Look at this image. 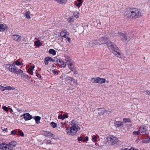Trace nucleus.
Returning a JSON list of instances; mask_svg holds the SVG:
<instances>
[{"label": "nucleus", "instance_id": "nucleus-16", "mask_svg": "<svg viewBox=\"0 0 150 150\" xmlns=\"http://www.w3.org/2000/svg\"><path fill=\"white\" fill-rule=\"evenodd\" d=\"M8 28V26L6 24H0V31L3 32L7 30Z\"/></svg>", "mask_w": 150, "mask_h": 150}, {"label": "nucleus", "instance_id": "nucleus-51", "mask_svg": "<svg viewBox=\"0 0 150 150\" xmlns=\"http://www.w3.org/2000/svg\"><path fill=\"white\" fill-rule=\"evenodd\" d=\"M66 38H67V40L69 43H70L71 42V39L70 38H69L67 37H66Z\"/></svg>", "mask_w": 150, "mask_h": 150}, {"label": "nucleus", "instance_id": "nucleus-59", "mask_svg": "<svg viewBox=\"0 0 150 150\" xmlns=\"http://www.w3.org/2000/svg\"><path fill=\"white\" fill-rule=\"evenodd\" d=\"M41 119V117L38 116V123L40 122V120Z\"/></svg>", "mask_w": 150, "mask_h": 150}, {"label": "nucleus", "instance_id": "nucleus-54", "mask_svg": "<svg viewBox=\"0 0 150 150\" xmlns=\"http://www.w3.org/2000/svg\"><path fill=\"white\" fill-rule=\"evenodd\" d=\"M7 128H4L3 129H2V130L3 132H6L7 131Z\"/></svg>", "mask_w": 150, "mask_h": 150}, {"label": "nucleus", "instance_id": "nucleus-58", "mask_svg": "<svg viewBox=\"0 0 150 150\" xmlns=\"http://www.w3.org/2000/svg\"><path fill=\"white\" fill-rule=\"evenodd\" d=\"M71 125L72 124H73V125H74V124H76L75 123V121L74 120H72L71 122Z\"/></svg>", "mask_w": 150, "mask_h": 150}, {"label": "nucleus", "instance_id": "nucleus-28", "mask_svg": "<svg viewBox=\"0 0 150 150\" xmlns=\"http://www.w3.org/2000/svg\"><path fill=\"white\" fill-rule=\"evenodd\" d=\"M50 126L53 128H54L57 126V124L54 122H52L50 123Z\"/></svg>", "mask_w": 150, "mask_h": 150}, {"label": "nucleus", "instance_id": "nucleus-17", "mask_svg": "<svg viewBox=\"0 0 150 150\" xmlns=\"http://www.w3.org/2000/svg\"><path fill=\"white\" fill-rule=\"evenodd\" d=\"M139 130L143 134H146L147 131L146 127L144 125L141 126L139 127Z\"/></svg>", "mask_w": 150, "mask_h": 150}, {"label": "nucleus", "instance_id": "nucleus-4", "mask_svg": "<svg viewBox=\"0 0 150 150\" xmlns=\"http://www.w3.org/2000/svg\"><path fill=\"white\" fill-rule=\"evenodd\" d=\"M78 126L76 124H74V125H73L69 129L67 128L66 130L67 134L74 135L78 131Z\"/></svg>", "mask_w": 150, "mask_h": 150}, {"label": "nucleus", "instance_id": "nucleus-30", "mask_svg": "<svg viewBox=\"0 0 150 150\" xmlns=\"http://www.w3.org/2000/svg\"><path fill=\"white\" fill-rule=\"evenodd\" d=\"M5 143L0 144V149L4 150Z\"/></svg>", "mask_w": 150, "mask_h": 150}, {"label": "nucleus", "instance_id": "nucleus-18", "mask_svg": "<svg viewBox=\"0 0 150 150\" xmlns=\"http://www.w3.org/2000/svg\"><path fill=\"white\" fill-rule=\"evenodd\" d=\"M69 34V33L66 30H64L60 32V35L62 37L66 38V35Z\"/></svg>", "mask_w": 150, "mask_h": 150}, {"label": "nucleus", "instance_id": "nucleus-47", "mask_svg": "<svg viewBox=\"0 0 150 150\" xmlns=\"http://www.w3.org/2000/svg\"><path fill=\"white\" fill-rule=\"evenodd\" d=\"M52 73L54 74H57L58 73L57 71H55L54 70H53L52 71Z\"/></svg>", "mask_w": 150, "mask_h": 150}, {"label": "nucleus", "instance_id": "nucleus-38", "mask_svg": "<svg viewBox=\"0 0 150 150\" xmlns=\"http://www.w3.org/2000/svg\"><path fill=\"white\" fill-rule=\"evenodd\" d=\"M123 121L125 122H131V120L129 119L124 118L123 119Z\"/></svg>", "mask_w": 150, "mask_h": 150}, {"label": "nucleus", "instance_id": "nucleus-13", "mask_svg": "<svg viewBox=\"0 0 150 150\" xmlns=\"http://www.w3.org/2000/svg\"><path fill=\"white\" fill-rule=\"evenodd\" d=\"M74 62L73 60L67 63L69 68L72 71H74Z\"/></svg>", "mask_w": 150, "mask_h": 150}, {"label": "nucleus", "instance_id": "nucleus-37", "mask_svg": "<svg viewBox=\"0 0 150 150\" xmlns=\"http://www.w3.org/2000/svg\"><path fill=\"white\" fill-rule=\"evenodd\" d=\"M11 134L12 135L17 134V131L16 130H13L11 132Z\"/></svg>", "mask_w": 150, "mask_h": 150}, {"label": "nucleus", "instance_id": "nucleus-57", "mask_svg": "<svg viewBox=\"0 0 150 150\" xmlns=\"http://www.w3.org/2000/svg\"><path fill=\"white\" fill-rule=\"evenodd\" d=\"M35 45L36 47H38V40L36 41L35 42Z\"/></svg>", "mask_w": 150, "mask_h": 150}, {"label": "nucleus", "instance_id": "nucleus-10", "mask_svg": "<svg viewBox=\"0 0 150 150\" xmlns=\"http://www.w3.org/2000/svg\"><path fill=\"white\" fill-rule=\"evenodd\" d=\"M56 62H57L58 65L62 67H65L66 66L67 64L66 63L60 59H57Z\"/></svg>", "mask_w": 150, "mask_h": 150}, {"label": "nucleus", "instance_id": "nucleus-41", "mask_svg": "<svg viewBox=\"0 0 150 150\" xmlns=\"http://www.w3.org/2000/svg\"><path fill=\"white\" fill-rule=\"evenodd\" d=\"M73 15L74 16V17H76V18L79 17V15L77 12L74 13L73 14Z\"/></svg>", "mask_w": 150, "mask_h": 150}, {"label": "nucleus", "instance_id": "nucleus-64", "mask_svg": "<svg viewBox=\"0 0 150 150\" xmlns=\"http://www.w3.org/2000/svg\"><path fill=\"white\" fill-rule=\"evenodd\" d=\"M52 67H54V64H53L52 65Z\"/></svg>", "mask_w": 150, "mask_h": 150}, {"label": "nucleus", "instance_id": "nucleus-49", "mask_svg": "<svg viewBox=\"0 0 150 150\" xmlns=\"http://www.w3.org/2000/svg\"><path fill=\"white\" fill-rule=\"evenodd\" d=\"M142 142L143 143H148V141L146 140H144L142 141Z\"/></svg>", "mask_w": 150, "mask_h": 150}, {"label": "nucleus", "instance_id": "nucleus-6", "mask_svg": "<svg viewBox=\"0 0 150 150\" xmlns=\"http://www.w3.org/2000/svg\"><path fill=\"white\" fill-rule=\"evenodd\" d=\"M65 80L67 81L70 85L72 86L70 87V89L71 90H73L76 87V83L77 82L74 79L71 77H67L65 78Z\"/></svg>", "mask_w": 150, "mask_h": 150}, {"label": "nucleus", "instance_id": "nucleus-21", "mask_svg": "<svg viewBox=\"0 0 150 150\" xmlns=\"http://www.w3.org/2000/svg\"><path fill=\"white\" fill-rule=\"evenodd\" d=\"M31 13L30 12L28 11L26 12L25 14V16L27 19H30L31 18Z\"/></svg>", "mask_w": 150, "mask_h": 150}, {"label": "nucleus", "instance_id": "nucleus-23", "mask_svg": "<svg viewBox=\"0 0 150 150\" xmlns=\"http://www.w3.org/2000/svg\"><path fill=\"white\" fill-rule=\"evenodd\" d=\"M15 89V88L12 86H5V90L11 91V90H14Z\"/></svg>", "mask_w": 150, "mask_h": 150}, {"label": "nucleus", "instance_id": "nucleus-61", "mask_svg": "<svg viewBox=\"0 0 150 150\" xmlns=\"http://www.w3.org/2000/svg\"><path fill=\"white\" fill-rule=\"evenodd\" d=\"M149 140H147L148 143L150 142V137H149Z\"/></svg>", "mask_w": 150, "mask_h": 150}, {"label": "nucleus", "instance_id": "nucleus-20", "mask_svg": "<svg viewBox=\"0 0 150 150\" xmlns=\"http://www.w3.org/2000/svg\"><path fill=\"white\" fill-rule=\"evenodd\" d=\"M114 123L115 124V127H120L123 124V122L120 121H116L115 123L114 122Z\"/></svg>", "mask_w": 150, "mask_h": 150}, {"label": "nucleus", "instance_id": "nucleus-45", "mask_svg": "<svg viewBox=\"0 0 150 150\" xmlns=\"http://www.w3.org/2000/svg\"><path fill=\"white\" fill-rule=\"evenodd\" d=\"M88 137H86L84 138V139L83 140V142H86V141H88Z\"/></svg>", "mask_w": 150, "mask_h": 150}, {"label": "nucleus", "instance_id": "nucleus-11", "mask_svg": "<svg viewBox=\"0 0 150 150\" xmlns=\"http://www.w3.org/2000/svg\"><path fill=\"white\" fill-rule=\"evenodd\" d=\"M12 39L15 41L20 42L21 39V36L18 35H12L11 36Z\"/></svg>", "mask_w": 150, "mask_h": 150}, {"label": "nucleus", "instance_id": "nucleus-7", "mask_svg": "<svg viewBox=\"0 0 150 150\" xmlns=\"http://www.w3.org/2000/svg\"><path fill=\"white\" fill-rule=\"evenodd\" d=\"M17 144L16 142L14 141H11L8 144L5 143L4 150H12Z\"/></svg>", "mask_w": 150, "mask_h": 150}, {"label": "nucleus", "instance_id": "nucleus-27", "mask_svg": "<svg viewBox=\"0 0 150 150\" xmlns=\"http://www.w3.org/2000/svg\"><path fill=\"white\" fill-rule=\"evenodd\" d=\"M18 134L22 137L24 136V134L22 132V131L20 129H18Z\"/></svg>", "mask_w": 150, "mask_h": 150}, {"label": "nucleus", "instance_id": "nucleus-29", "mask_svg": "<svg viewBox=\"0 0 150 150\" xmlns=\"http://www.w3.org/2000/svg\"><path fill=\"white\" fill-rule=\"evenodd\" d=\"M47 57V58L49 61L52 62H56V60L52 59L51 57Z\"/></svg>", "mask_w": 150, "mask_h": 150}, {"label": "nucleus", "instance_id": "nucleus-50", "mask_svg": "<svg viewBox=\"0 0 150 150\" xmlns=\"http://www.w3.org/2000/svg\"><path fill=\"white\" fill-rule=\"evenodd\" d=\"M79 141H81L83 140V137H80L78 138V139Z\"/></svg>", "mask_w": 150, "mask_h": 150}, {"label": "nucleus", "instance_id": "nucleus-60", "mask_svg": "<svg viewBox=\"0 0 150 150\" xmlns=\"http://www.w3.org/2000/svg\"><path fill=\"white\" fill-rule=\"evenodd\" d=\"M9 110H10V112L11 113H12L13 112V110L11 108L9 109Z\"/></svg>", "mask_w": 150, "mask_h": 150}, {"label": "nucleus", "instance_id": "nucleus-56", "mask_svg": "<svg viewBox=\"0 0 150 150\" xmlns=\"http://www.w3.org/2000/svg\"><path fill=\"white\" fill-rule=\"evenodd\" d=\"M77 1L79 2V3L82 4L83 1L82 0H77Z\"/></svg>", "mask_w": 150, "mask_h": 150}, {"label": "nucleus", "instance_id": "nucleus-53", "mask_svg": "<svg viewBox=\"0 0 150 150\" xmlns=\"http://www.w3.org/2000/svg\"><path fill=\"white\" fill-rule=\"evenodd\" d=\"M34 68H35L34 66H32L29 68V69H30V70H33Z\"/></svg>", "mask_w": 150, "mask_h": 150}, {"label": "nucleus", "instance_id": "nucleus-32", "mask_svg": "<svg viewBox=\"0 0 150 150\" xmlns=\"http://www.w3.org/2000/svg\"><path fill=\"white\" fill-rule=\"evenodd\" d=\"M2 108L4 111L6 112H8V110L9 109L8 108L5 106H3Z\"/></svg>", "mask_w": 150, "mask_h": 150}, {"label": "nucleus", "instance_id": "nucleus-42", "mask_svg": "<svg viewBox=\"0 0 150 150\" xmlns=\"http://www.w3.org/2000/svg\"><path fill=\"white\" fill-rule=\"evenodd\" d=\"M46 144H51V141L50 140H47L46 141Z\"/></svg>", "mask_w": 150, "mask_h": 150}, {"label": "nucleus", "instance_id": "nucleus-31", "mask_svg": "<svg viewBox=\"0 0 150 150\" xmlns=\"http://www.w3.org/2000/svg\"><path fill=\"white\" fill-rule=\"evenodd\" d=\"M68 21L69 22H73L74 21V18H73L69 17L68 19Z\"/></svg>", "mask_w": 150, "mask_h": 150}, {"label": "nucleus", "instance_id": "nucleus-8", "mask_svg": "<svg viewBox=\"0 0 150 150\" xmlns=\"http://www.w3.org/2000/svg\"><path fill=\"white\" fill-rule=\"evenodd\" d=\"M91 81L92 83H103L105 82V79L99 77L92 78L91 79Z\"/></svg>", "mask_w": 150, "mask_h": 150}, {"label": "nucleus", "instance_id": "nucleus-19", "mask_svg": "<svg viewBox=\"0 0 150 150\" xmlns=\"http://www.w3.org/2000/svg\"><path fill=\"white\" fill-rule=\"evenodd\" d=\"M89 46L91 47L94 45H99L98 39L94 40L91 41L89 43Z\"/></svg>", "mask_w": 150, "mask_h": 150}, {"label": "nucleus", "instance_id": "nucleus-25", "mask_svg": "<svg viewBox=\"0 0 150 150\" xmlns=\"http://www.w3.org/2000/svg\"><path fill=\"white\" fill-rule=\"evenodd\" d=\"M49 53L53 55H55L56 54L55 51L53 49H50L49 51Z\"/></svg>", "mask_w": 150, "mask_h": 150}, {"label": "nucleus", "instance_id": "nucleus-46", "mask_svg": "<svg viewBox=\"0 0 150 150\" xmlns=\"http://www.w3.org/2000/svg\"><path fill=\"white\" fill-rule=\"evenodd\" d=\"M145 92L146 93V95H147L150 96V91H149L147 90L145 91Z\"/></svg>", "mask_w": 150, "mask_h": 150}, {"label": "nucleus", "instance_id": "nucleus-39", "mask_svg": "<svg viewBox=\"0 0 150 150\" xmlns=\"http://www.w3.org/2000/svg\"><path fill=\"white\" fill-rule=\"evenodd\" d=\"M58 118L59 119H61L62 120H64V118L63 117V116L62 115H59L58 116Z\"/></svg>", "mask_w": 150, "mask_h": 150}, {"label": "nucleus", "instance_id": "nucleus-40", "mask_svg": "<svg viewBox=\"0 0 150 150\" xmlns=\"http://www.w3.org/2000/svg\"><path fill=\"white\" fill-rule=\"evenodd\" d=\"M133 134L136 135H139L140 133V132L139 131H134L133 132Z\"/></svg>", "mask_w": 150, "mask_h": 150}, {"label": "nucleus", "instance_id": "nucleus-62", "mask_svg": "<svg viewBox=\"0 0 150 150\" xmlns=\"http://www.w3.org/2000/svg\"><path fill=\"white\" fill-rule=\"evenodd\" d=\"M22 61H22L21 62H20V65H22L23 64V63L22 62Z\"/></svg>", "mask_w": 150, "mask_h": 150}, {"label": "nucleus", "instance_id": "nucleus-63", "mask_svg": "<svg viewBox=\"0 0 150 150\" xmlns=\"http://www.w3.org/2000/svg\"><path fill=\"white\" fill-rule=\"evenodd\" d=\"M131 125H132L131 124L129 125H128V127H130L131 126Z\"/></svg>", "mask_w": 150, "mask_h": 150}, {"label": "nucleus", "instance_id": "nucleus-26", "mask_svg": "<svg viewBox=\"0 0 150 150\" xmlns=\"http://www.w3.org/2000/svg\"><path fill=\"white\" fill-rule=\"evenodd\" d=\"M67 2V0H59L58 3L60 4H65Z\"/></svg>", "mask_w": 150, "mask_h": 150}, {"label": "nucleus", "instance_id": "nucleus-12", "mask_svg": "<svg viewBox=\"0 0 150 150\" xmlns=\"http://www.w3.org/2000/svg\"><path fill=\"white\" fill-rule=\"evenodd\" d=\"M43 134L46 137H52V138L51 139L55 137V135L54 134L48 131H46L44 132Z\"/></svg>", "mask_w": 150, "mask_h": 150}, {"label": "nucleus", "instance_id": "nucleus-35", "mask_svg": "<svg viewBox=\"0 0 150 150\" xmlns=\"http://www.w3.org/2000/svg\"><path fill=\"white\" fill-rule=\"evenodd\" d=\"M48 61H49L47 57H46L45 59L44 62L45 65H47L48 64Z\"/></svg>", "mask_w": 150, "mask_h": 150}, {"label": "nucleus", "instance_id": "nucleus-2", "mask_svg": "<svg viewBox=\"0 0 150 150\" xmlns=\"http://www.w3.org/2000/svg\"><path fill=\"white\" fill-rule=\"evenodd\" d=\"M124 14L127 18L136 19L141 16L143 13L142 11L139 9L130 8L125 10Z\"/></svg>", "mask_w": 150, "mask_h": 150}, {"label": "nucleus", "instance_id": "nucleus-44", "mask_svg": "<svg viewBox=\"0 0 150 150\" xmlns=\"http://www.w3.org/2000/svg\"><path fill=\"white\" fill-rule=\"evenodd\" d=\"M82 4H81L79 3H77V2H76V6L78 7H80L82 5Z\"/></svg>", "mask_w": 150, "mask_h": 150}, {"label": "nucleus", "instance_id": "nucleus-15", "mask_svg": "<svg viewBox=\"0 0 150 150\" xmlns=\"http://www.w3.org/2000/svg\"><path fill=\"white\" fill-rule=\"evenodd\" d=\"M22 115L23 116V118L26 121L30 120L32 118V115L27 113L23 114Z\"/></svg>", "mask_w": 150, "mask_h": 150}, {"label": "nucleus", "instance_id": "nucleus-33", "mask_svg": "<svg viewBox=\"0 0 150 150\" xmlns=\"http://www.w3.org/2000/svg\"><path fill=\"white\" fill-rule=\"evenodd\" d=\"M0 90L2 91H5V86H4L0 85Z\"/></svg>", "mask_w": 150, "mask_h": 150}, {"label": "nucleus", "instance_id": "nucleus-9", "mask_svg": "<svg viewBox=\"0 0 150 150\" xmlns=\"http://www.w3.org/2000/svg\"><path fill=\"white\" fill-rule=\"evenodd\" d=\"M118 38H120L122 40L125 41H127L128 39L127 38V36L126 34L122 33L121 32H118V35H117Z\"/></svg>", "mask_w": 150, "mask_h": 150}, {"label": "nucleus", "instance_id": "nucleus-5", "mask_svg": "<svg viewBox=\"0 0 150 150\" xmlns=\"http://www.w3.org/2000/svg\"><path fill=\"white\" fill-rule=\"evenodd\" d=\"M107 143L108 145H112L116 144L118 141V138L112 135H109L106 138Z\"/></svg>", "mask_w": 150, "mask_h": 150}, {"label": "nucleus", "instance_id": "nucleus-14", "mask_svg": "<svg viewBox=\"0 0 150 150\" xmlns=\"http://www.w3.org/2000/svg\"><path fill=\"white\" fill-rule=\"evenodd\" d=\"M98 115H103L105 112H108V111H106V110L103 108H99L98 110ZM109 113H111L112 112L111 110L109 111Z\"/></svg>", "mask_w": 150, "mask_h": 150}, {"label": "nucleus", "instance_id": "nucleus-55", "mask_svg": "<svg viewBox=\"0 0 150 150\" xmlns=\"http://www.w3.org/2000/svg\"><path fill=\"white\" fill-rule=\"evenodd\" d=\"M36 122L37 123H38V116H36L35 117V118Z\"/></svg>", "mask_w": 150, "mask_h": 150}, {"label": "nucleus", "instance_id": "nucleus-24", "mask_svg": "<svg viewBox=\"0 0 150 150\" xmlns=\"http://www.w3.org/2000/svg\"><path fill=\"white\" fill-rule=\"evenodd\" d=\"M99 136L97 135H93L92 137V139L93 142H96L97 139L98 138Z\"/></svg>", "mask_w": 150, "mask_h": 150}, {"label": "nucleus", "instance_id": "nucleus-22", "mask_svg": "<svg viewBox=\"0 0 150 150\" xmlns=\"http://www.w3.org/2000/svg\"><path fill=\"white\" fill-rule=\"evenodd\" d=\"M65 61L66 62V63H67L72 61L71 59L70 58V57L67 55H65Z\"/></svg>", "mask_w": 150, "mask_h": 150}, {"label": "nucleus", "instance_id": "nucleus-3", "mask_svg": "<svg viewBox=\"0 0 150 150\" xmlns=\"http://www.w3.org/2000/svg\"><path fill=\"white\" fill-rule=\"evenodd\" d=\"M6 69L10 72L17 74H21L22 76L24 75L25 76L26 75L23 74V71L21 69H18L13 64H6L5 65Z\"/></svg>", "mask_w": 150, "mask_h": 150}, {"label": "nucleus", "instance_id": "nucleus-52", "mask_svg": "<svg viewBox=\"0 0 150 150\" xmlns=\"http://www.w3.org/2000/svg\"><path fill=\"white\" fill-rule=\"evenodd\" d=\"M63 116V117L64 118V119L66 118H67L68 117V115L66 114H64Z\"/></svg>", "mask_w": 150, "mask_h": 150}, {"label": "nucleus", "instance_id": "nucleus-1", "mask_svg": "<svg viewBox=\"0 0 150 150\" xmlns=\"http://www.w3.org/2000/svg\"><path fill=\"white\" fill-rule=\"evenodd\" d=\"M99 45L106 44L109 50L118 57H121L120 52L119 48L114 43L108 40L105 37H103L98 39Z\"/></svg>", "mask_w": 150, "mask_h": 150}, {"label": "nucleus", "instance_id": "nucleus-43", "mask_svg": "<svg viewBox=\"0 0 150 150\" xmlns=\"http://www.w3.org/2000/svg\"><path fill=\"white\" fill-rule=\"evenodd\" d=\"M29 73L31 75H32L33 74V70H30V69H28V70Z\"/></svg>", "mask_w": 150, "mask_h": 150}, {"label": "nucleus", "instance_id": "nucleus-34", "mask_svg": "<svg viewBox=\"0 0 150 150\" xmlns=\"http://www.w3.org/2000/svg\"><path fill=\"white\" fill-rule=\"evenodd\" d=\"M15 64L19 66L20 65V62L19 61V59L15 61L14 62Z\"/></svg>", "mask_w": 150, "mask_h": 150}, {"label": "nucleus", "instance_id": "nucleus-36", "mask_svg": "<svg viewBox=\"0 0 150 150\" xmlns=\"http://www.w3.org/2000/svg\"><path fill=\"white\" fill-rule=\"evenodd\" d=\"M121 150H138L137 149H135L133 148H131L130 149L125 148V149H122Z\"/></svg>", "mask_w": 150, "mask_h": 150}, {"label": "nucleus", "instance_id": "nucleus-48", "mask_svg": "<svg viewBox=\"0 0 150 150\" xmlns=\"http://www.w3.org/2000/svg\"><path fill=\"white\" fill-rule=\"evenodd\" d=\"M42 45V43L40 40H38V47Z\"/></svg>", "mask_w": 150, "mask_h": 150}]
</instances>
